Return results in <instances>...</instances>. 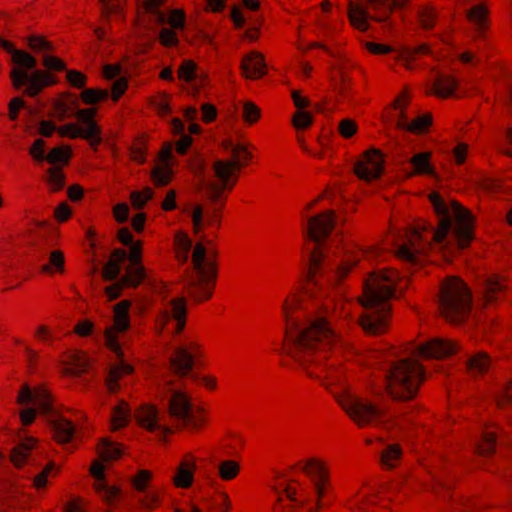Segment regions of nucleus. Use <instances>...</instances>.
Masks as SVG:
<instances>
[{
	"label": "nucleus",
	"mask_w": 512,
	"mask_h": 512,
	"mask_svg": "<svg viewBox=\"0 0 512 512\" xmlns=\"http://www.w3.org/2000/svg\"><path fill=\"white\" fill-rule=\"evenodd\" d=\"M286 321L284 349L311 378L329 386L338 381L334 363H323L327 358V347H337L341 340L328 315L314 317L299 297L287 298L282 306Z\"/></svg>",
	"instance_id": "1"
},
{
	"label": "nucleus",
	"mask_w": 512,
	"mask_h": 512,
	"mask_svg": "<svg viewBox=\"0 0 512 512\" xmlns=\"http://www.w3.org/2000/svg\"><path fill=\"white\" fill-rule=\"evenodd\" d=\"M430 201L438 217V228L423 223L405 234V240L395 244L398 258L417 265L429 249L454 254L466 248L473 239V217L456 201H445L432 193Z\"/></svg>",
	"instance_id": "2"
},
{
	"label": "nucleus",
	"mask_w": 512,
	"mask_h": 512,
	"mask_svg": "<svg viewBox=\"0 0 512 512\" xmlns=\"http://www.w3.org/2000/svg\"><path fill=\"white\" fill-rule=\"evenodd\" d=\"M336 224L335 214L328 210L308 220L306 236L314 243L309 257V281L322 287V281L336 283L356 265L360 255L368 259L377 257L379 250L375 247H351L336 249L328 244V238Z\"/></svg>",
	"instance_id": "3"
},
{
	"label": "nucleus",
	"mask_w": 512,
	"mask_h": 512,
	"mask_svg": "<svg viewBox=\"0 0 512 512\" xmlns=\"http://www.w3.org/2000/svg\"><path fill=\"white\" fill-rule=\"evenodd\" d=\"M194 344L190 346L177 345L169 356V372L162 377L159 387L169 395L168 413L171 421L177 427L199 428L205 421L201 415L202 409L195 408L189 396L176 388V379L182 381L185 377L197 380L198 377L192 373L195 363L193 352Z\"/></svg>",
	"instance_id": "4"
},
{
	"label": "nucleus",
	"mask_w": 512,
	"mask_h": 512,
	"mask_svg": "<svg viewBox=\"0 0 512 512\" xmlns=\"http://www.w3.org/2000/svg\"><path fill=\"white\" fill-rule=\"evenodd\" d=\"M402 279L396 271H378L370 274L363 285L361 305L364 312L360 325L368 335H380L388 328L390 300L402 291Z\"/></svg>",
	"instance_id": "5"
},
{
	"label": "nucleus",
	"mask_w": 512,
	"mask_h": 512,
	"mask_svg": "<svg viewBox=\"0 0 512 512\" xmlns=\"http://www.w3.org/2000/svg\"><path fill=\"white\" fill-rule=\"evenodd\" d=\"M224 150L230 155L229 159H216L212 162L211 173L217 180L203 179L207 198L217 203L225 189L231 190L235 185L238 173L252 154L242 144H235L230 140L223 143Z\"/></svg>",
	"instance_id": "6"
},
{
	"label": "nucleus",
	"mask_w": 512,
	"mask_h": 512,
	"mask_svg": "<svg viewBox=\"0 0 512 512\" xmlns=\"http://www.w3.org/2000/svg\"><path fill=\"white\" fill-rule=\"evenodd\" d=\"M396 351L387 356L386 387L394 400L413 399L424 378L423 367L413 358H397Z\"/></svg>",
	"instance_id": "7"
},
{
	"label": "nucleus",
	"mask_w": 512,
	"mask_h": 512,
	"mask_svg": "<svg viewBox=\"0 0 512 512\" xmlns=\"http://www.w3.org/2000/svg\"><path fill=\"white\" fill-rule=\"evenodd\" d=\"M0 47L12 55V61L16 65L11 71L14 88L20 89L26 86L25 92L30 96H36L45 86L54 83L52 76L43 71L27 72V70L34 69L37 65L36 59L29 53L16 49L12 43L1 37Z\"/></svg>",
	"instance_id": "8"
},
{
	"label": "nucleus",
	"mask_w": 512,
	"mask_h": 512,
	"mask_svg": "<svg viewBox=\"0 0 512 512\" xmlns=\"http://www.w3.org/2000/svg\"><path fill=\"white\" fill-rule=\"evenodd\" d=\"M129 302L121 301L114 306V323L106 328L105 341L107 347L115 353L118 362L113 365L106 377L105 384L110 393H115L118 389V380L125 374H130L133 368L123 357L120 344L117 340V333L124 332L129 328Z\"/></svg>",
	"instance_id": "9"
},
{
	"label": "nucleus",
	"mask_w": 512,
	"mask_h": 512,
	"mask_svg": "<svg viewBox=\"0 0 512 512\" xmlns=\"http://www.w3.org/2000/svg\"><path fill=\"white\" fill-rule=\"evenodd\" d=\"M192 264L193 269L189 271L186 280L187 290L190 297L196 302H201L211 297L216 279L215 264L202 243L194 247Z\"/></svg>",
	"instance_id": "10"
},
{
	"label": "nucleus",
	"mask_w": 512,
	"mask_h": 512,
	"mask_svg": "<svg viewBox=\"0 0 512 512\" xmlns=\"http://www.w3.org/2000/svg\"><path fill=\"white\" fill-rule=\"evenodd\" d=\"M471 303L470 291L460 279L451 277L442 284L439 310L448 321H463L471 310Z\"/></svg>",
	"instance_id": "11"
},
{
	"label": "nucleus",
	"mask_w": 512,
	"mask_h": 512,
	"mask_svg": "<svg viewBox=\"0 0 512 512\" xmlns=\"http://www.w3.org/2000/svg\"><path fill=\"white\" fill-rule=\"evenodd\" d=\"M301 470L311 478V487H301L298 493L290 486H286L284 494L287 499L297 505L312 504L315 499V505L309 507V511L312 512L320 507L318 499L324 495L327 473L324 465L317 459L307 460L301 465Z\"/></svg>",
	"instance_id": "12"
},
{
	"label": "nucleus",
	"mask_w": 512,
	"mask_h": 512,
	"mask_svg": "<svg viewBox=\"0 0 512 512\" xmlns=\"http://www.w3.org/2000/svg\"><path fill=\"white\" fill-rule=\"evenodd\" d=\"M334 397L347 415L359 426H378L383 423L384 409L365 400L348 389L334 394Z\"/></svg>",
	"instance_id": "13"
},
{
	"label": "nucleus",
	"mask_w": 512,
	"mask_h": 512,
	"mask_svg": "<svg viewBox=\"0 0 512 512\" xmlns=\"http://www.w3.org/2000/svg\"><path fill=\"white\" fill-rule=\"evenodd\" d=\"M17 402L20 405H32V407H27L20 413L21 422L26 426L34 421L37 413L49 415L53 412L51 396L43 387L31 389L28 385H23L18 394Z\"/></svg>",
	"instance_id": "14"
},
{
	"label": "nucleus",
	"mask_w": 512,
	"mask_h": 512,
	"mask_svg": "<svg viewBox=\"0 0 512 512\" xmlns=\"http://www.w3.org/2000/svg\"><path fill=\"white\" fill-rule=\"evenodd\" d=\"M94 113L93 109L79 110L76 117L83 127L69 123L60 127L59 134L73 139L80 137L88 140L92 146L98 145L101 142V136L100 129L93 120Z\"/></svg>",
	"instance_id": "15"
},
{
	"label": "nucleus",
	"mask_w": 512,
	"mask_h": 512,
	"mask_svg": "<svg viewBox=\"0 0 512 512\" xmlns=\"http://www.w3.org/2000/svg\"><path fill=\"white\" fill-rule=\"evenodd\" d=\"M159 325L171 334L180 333L186 322V302L183 298L171 300L159 316Z\"/></svg>",
	"instance_id": "16"
},
{
	"label": "nucleus",
	"mask_w": 512,
	"mask_h": 512,
	"mask_svg": "<svg viewBox=\"0 0 512 512\" xmlns=\"http://www.w3.org/2000/svg\"><path fill=\"white\" fill-rule=\"evenodd\" d=\"M130 246L127 259L130 264L125 268V273L120 278L122 286L136 287L146 278V270L141 264V243L134 242Z\"/></svg>",
	"instance_id": "17"
},
{
	"label": "nucleus",
	"mask_w": 512,
	"mask_h": 512,
	"mask_svg": "<svg viewBox=\"0 0 512 512\" xmlns=\"http://www.w3.org/2000/svg\"><path fill=\"white\" fill-rule=\"evenodd\" d=\"M127 257L128 254L125 250L117 249L112 253L111 258L103 268L102 275L105 280H118L116 284L106 288V294L110 300L118 298L120 295V290L124 287L120 283V278L122 276L121 263L125 261Z\"/></svg>",
	"instance_id": "18"
},
{
	"label": "nucleus",
	"mask_w": 512,
	"mask_h": 512,
	"mask_svg": "<svg viewBox=\"0 0 512 512\" xmlns=\"http://www.w3.org/2000/svg\"><path fill=\"white\" fill-rule=\"evenodd\" d=\"M384 169L383 154L378 149H371L364 153L363 159L355 163V174L364 181L378 178Z\"/></svg>",
	"instance_id": "19"
},
{
	"label": "nucleus",
	"mask_w": 512,
	"mask_h": 512,
	"mask_svg": "<svg viewBox=\"0 0 512 512\" xmlns=\"http://www.w3.org/2000/svg\"><path fill=\"white\" fill-rule=\"evenodd\" d=\"M459 351L456 342L443 338H434L418 346L412 353L423 358L442 359Z\"/></svg>",
	"instance_id": "20"
},
{
	"label": "nucleus",
	"mask_w": 512,
	"mask_h": 512,
	"mask_svg": "<svg viewBox=\"0 0 512 512\" xmlns=\"http://www.w3.org/2000/svg\"><path fill=\"white\" fill-rule=\"evenodd\" d=\"M165 0H144L143 6L154 21L160 25L168 23L173 29H183L185 24V15L181 10H173L168 17L160 8Z\"/></svg>",
	"instance_id": "21"
},
{
	"label": "nucleus",
	"mask_w": 512,
	"mask_h": 512,
	"mask_svg": "<svg viewBox=\"0 0 512 512\" xmlns=\"http://www.w3.org/2000/svg\"><path fill=\"white\" fill-rule=\"evenodd\" d=\"M507 289L506 279L501 275L491 274L482 281V294L486 302L499 299Z\"/></svg>",
	"instance_id": "22"
},
{
	"label": "nucleus",
	"mask_w": 512,
	"mask_h": 512,
	"mask_svg": "<svg viewBox=\"0 0 512 512\" xmlns=\"http://www.w3.org/2000/svg\"><path fill=\"white\" fill-rule=\"evenodd\" d=\"M91 474L95 479V489L103 496V498L112 502L120 496V490L115 486H110L104 478V466L95 462L91 467Z\"/></svg>",
	"instance_id": "23"
},
{
	"label": "nucleus",
	"mask_w": 512,
	"mask_h": 512,
	"mask_svg": "<svg viewBox=\"0 0 512 512\" xmlns=\"http://www.w3.org/2000/svg\"><path fill=\"white\" fill-rule=\"evenodd\" d=\"M161 164L157 165L151 174L152 180L157 186L167 185L172 178V168L170 159L172 158V148L168 146L161 151Z\"/></svg>",
	"instance_id": "24"
},
{
	"label": "nucleus",
	"mask_w": 512,
	"mask_h": 512,
	"mask_svg": "<svg viewBox=\"0 0 512 512\" xmlns=\"http://www.w3.org/2000/svg\"><path fill=\"white\" fill-rule=\"evenodd\" d=\"M241 68L247 78L255 79L265 74L266 64L263 56L253 51L243 58Z\"/></svg>",
	"instance_id": "25"
},
{
	"label": "nucleus",
	"mask_w": 512,
	"mask_h": 512,
	"mask_svg": "<svg viewBox=\"0 0 512 512\" xmlns=\"http://www.w3.org/2000/svg\"><path fill=\"white\" fill-rule=\"evenodd\" d=\"M458 87V81L445 74L438 73L432 82L430 93L441 97L448 98L456 95V89Z\"/></svg>",
	"instance_id": "26"
},
{
	"label": "nucleus",
	"mask_w": 512,
	"mask_h": 512,
	"mask_svg": "<svg viewBox=\"0 0 512 512\" xmlns=\"http://www.w3.org/2000/svg\"><path fill=\"white\" fill-rule=\"evenodd\" d=\"M138 422L150 431L168 432V428L161 424L159 411L153 406H144L136 414Z\"/></svg>",
	"instance_id": "27"
},
{
	"label": "nucleus",
	"mask_w": 512,
	"mask_h": 512,
	"mask_svg": "<svg viewBox=\"0 0 512 512\" xmlns=\"http://www.w3.org/2000/svg\"><path fill=\"white\" fill-rule=\"evenodd\" d=\"M466 15L477 37H484L488 26V11L485 5L476 4L472 6L467 10Z\"/></svg>",
	"instance_id": "28"
},
{
	"label": "nucleus",
	"mask_w": 512,
	"mask_h": 512,
	"mask_svg": "<svg viewBox=\"0 0 512 512\" xmlns=\"http://www.w3.org/2000/svg\"><path fill=\"white\" fill-rule=\"evenodd\" d=\"M373 19L375 21H385L386 16H372L368 12V8H364L358 5H354L352 2L349 5V20L353 26L360 30L368 29V20Z\"/></svg>",
	"instance_id": "29"
},
{
	"label": "nucleus",
	"mask_w": 512,
	"mask_h": 512,
	"mask_svg": "<svg viewBox=\"0 0 512 512\" xmlns=\"http://www.w3.org/2000/svg\"><path fill=\"white\" fill-rule=\"evenodd\" d=\"M36 441L33 438H27L21 441L13 448L10 461L16 466L21 467L25 463L32 461L31 451L35 448Z\"/></svg>",
	"instance_id": "30"
},
{
	"label": "nucleus",
	"mask_w": 512,
	"mask_h": 512,
	"mask_svg": "<svg viewBox=\"0 0 512 512\" xmlns=\"http://www.w3.org/2000/svg\"><path fill=\"white\" fill-rule=\"evenodd\" d=\"M56 439L60 443L70 442L75 435L74 424L62 416H54L50 420Z\"/></svg>",
	"instance_id": "31"
},
{
	"label": "nucleus",
	"mask_w": 512,
	"mask_h": 512,
	"mask_svg": "<svg viewBox=\"0 0 512 512\" xmlns=\"http://www.w3.org/2000/svg\"><path fill=\"white\" fill-rule=\"evenodd\" d=\"M466 370L471 375L485 373L491 366V360L484 352H478L465 361Z\"/></svg>",
	"instance_id": "32"
},
{
	"label": "nucleus",
	"mask_w": 512,
	"mask_h": 512,
	"mask_svg": "<svg viewBox=\"0 0 512 512\" xmlns=\"http://www.w3.org/2000/svg\"><path fill=\"white\" fill-rule=\"evenodd\" d=\"M195 463L190 460H183L174 477L175 484L178 487L187 488L192 484Z\"/></svg>",
	"instance_id": "33"
},
{
	"label": "nucleus",
	"mask_w": 512,
	"mask_h": 512,
	"mask_svg": "<svg viewBox=\"0 0 512 512\" xmlns=\"http://www.w3.org/2000/svg\"><path fill=\"white\" fill-rule=\"evenodd\" d=\"M131 418V411L124 401H120L119 404L113 408L111 424L113 430H118L127 425Z\"/></svg>",
	"instance_id": "34"
},
{
	"label": "nucleus",
	"mask_w": 512,
	"mask_h": 512,
	"mask_svg": "<svg viewBox=\"0 0 512 512\" xmlns=\"http://www.w3.org/2000/svg\"><path fill=\"white\" fill-rule=\"evenodd\" d=\"M402 455V450L399 445L391 444L388 445L380 456L381 464L386 469L394 468Z\"/></svg>",
	"instance_id": "35"
},
{
	"label": "nucleus",
	"mask_w": 512,
	"mask_h": 512,
	"mask_svg": "<svg viewBox=\"0 0 512 512\" xmlns=\"http://www.w3.org/2000/svg\"><path fill=\"white\" fill-rule=\"evenodd\" d=\"M430 153H418L415 154L408 162L414 169L416 174H433V169L430 165Z\"/></svg>",
	"instance_id": "36"
},
{
	"label": "nucleus",
	"mask_w": 512,
	"mask_h": 512,
	"mask_svg": "<svg viewBox=\"0 0 512 512\" xmlns=\"http://www.w3.org/2000/svg\"><path fill=\"white\" fill-rule=\"evenodd\" d=\"M172 128L174 133L180 134L176 143V150L179 154H185L192 143V138L184 133L185 125L181 120L173 119Z\"/></svg>",
	"instance_id": "37"
},
{
	"label": "nucleus",
	"mask_w": 512,
	"mask_h": 512,
	"mask_svg": "<svg viewBox=\"0 0 512 512\" xmlns=\"http://www.w3.org/2000/svg\"><path fill=\"white\" fill-rule=\"evenodd\" d=\"M90 366L88 357L83 353L74 354L71 357V366L67 369V373L71 376L78 377L85 373Z\"/></svg>",
	"instance_id": "38"
},
{
	"label": "nucleus",
	"mask_w": 512,
	"mask_h": 512,
	"mask_svg": "<svg viewBox=\"0 0 512 512\" xmlns=\"http://www.w3.org/2000/svg\"><path fill=\"white\" fill-rule=\"evenodd\" d=\"M431 122V115L425 114L418 116L412 122H403L401 126L403 131H408L412 133H422L431 125Z\"/></svg>",
	"instance_id": "39"
},
{
	"label": "nucleus",
	"mask_w": 512,
	"mask_h": 512,
	"mask_svg": "<svg viewBox=\"0 0 512 512\" xmlns=\"http://www.w3.org/2000/svg\"><path fill=\"white\" fill-rule=\"evenodd\" d=\"M121 454V448L117 444L108 440L102 441L99 447V456L103 461L117 459L121 456Z\"/></svg>",
	"instance_id": "40"
},
{
	"label": "nucleus",
	"mask_w": 512,
	"mask_h": 512,
	"mask_svg": "<svg viewBox=\"0 0 512 512\" xmlns=\"http://www.w3.org/2000/svg\"><path fill=\"white\" fill-rule=\"evenodd\" d=\"M240 467L233 460H225L220 462L218 472L221 479L228 481L234 479L239 473Z\"/></svg>",
	"instance_id": "41"
},
{
	"label": "nucleus",
	"mask_w": 512,
	"mask_h": 512,
	"mask_svg": "<svg viewBox=\"0 0 512 512\" xmlns=\"http://www.w3.org/2000/svg\"><path fill=\"white\" fill-rule=\"evenodd\" d=\"M71 156V150L69 148L64 147H55L48 154H46L45 161L48 163L55 165L58 163L66 164L69 161Z\"/></svg>",
	"instance_id": "42"
},
{
	"label": "nucleus",
	"mask_w": 512,
	"mask_h": 512,
	"mask_svg": "<svg viewBox=\"0 0 512 512\" xmlns=\"http://www.w3.org/2000/svg\"><path fill=\"white\" fill-rule=\"evenodd\" d=\"M64 270V255L59 250L50 253L49 262L42 266V271L52 273L53 271L62 272Z\"/></svg>",
	"instance_id": "43"
},
{
	"label": "nucleus",
	"mask_w": 512,
	"mask_h": 512,
	"mask_svg": "<svg viewBox=\"0 0 512 512\" xmlns=\"http://www.w3.org/2000/svg\"><path fill=\"white\" fill-rule=\"evenodd\" d=\"M496 446V435L494 432L486 431L481 442L478 444L477 449L480 455L488 456L492 454Z\"/></svg>",
	"instance_id": "44"
},
{
	"label": "nucleus",
	"mask_w": 512,
	"mask_h": 512,
	"mask_svg": "<svg viewBox=\"0 0 512 512\" xmlns=\"http://www.w3.org/2000/svg\"><path fill=\"white\" fill-rule=\"evenodd\" d=\"M47 182L52 191L56 192L64 187V175L60 168L51 167L47 170Z\"/></svg>",
	"instance_id": "45"
},
{
	"label": "nucleus",
	"mask_w": 512,
	"mask_h": 512,
	"mask_svg": "<svg viewBox=\"0 0 512 512\" xmlns=\"http://www.w3.org/2000/svg\"><path fill=\"white\" fill-rule=\"evenodd\" d=\"M154 192L151 188H145L143 191H133L131 193V203L135 209H142L144 205L152 199Z\"/></svg>",
	"instance_id": "46"
},
{
	"label": "nucleus",
	"mask_w": 512,
	"mask_h": 512,
	"mask_svg": "<svg viewBox=\"0 0 512 512\" xmlns=\"http://www.w3.org/2000/svg\"><path fill=\"white\" fill-rule=\"evenodd\" d=\"M408 0H368V6L372 10H384L388 12L392 7H403Z\"/></svg>",
	"instance_id": "47"
},
{
	"label": "nucleus",
	"mask_w": 512,
	"mask_h": 512,
	"mask_svg": "<svg viewBox=\"0 0 512 512\" xmlns=\"http://www.w3.org/2000/svg\"><path fill=\"white\" fill-rule=\"evenodd\" d=\"M426 53H429V48L426 45L422 44L415 48H406L401 53V58H402V61L404 62V65L408 69H411L412 68L411 62L414 61L415 57L418 54H426Z\"/></svg>",
	"instance_id": "48"
},
{
	"label": "nucleus",
	"mask_w": 512,
	"mask_h": 512,
	"mask_svg": "<svg viewBox=\"0 0 512 512\" xmlns=\"http://www.w3.org/2000/svg\"><path fill=\"white\" fill-rule=\"evenodd\" d=\"M108 97V91L102 89H86L82 92V99L87 104H93Z\"/></svg>",
	"instance_id": "49"
},
{
	"label": "nucleus",
	"mask_w": 512,
	"mask_h": 512,
	"mask_svg": "<svg viewBox=\"0 0 512 512\" xmlns=\"http://www.w3.org/2000/svg\"><path fill=\"white\" fill-rule=\"evenodd\" d=\"M28 45L35 52H47L53 48L52 43L41 36L29 37Z\"/></svg>",
	"instance_id": "50"
},
{
	"label": "nucleus",
	"mask_w": 512,
	"mask_h": 512,
	"mask_svg": "<svg viewBox=\"0 0 512 512\" xmlns=\"http://www.w3.org/2000/svg\"><path fill=\"white\" fill-rule=\"evenodd\" d=\"M29 152L35 161L39 163L45 161V141L41 138L36 139L33 145L31 146Z\"/></svg>",
	"instance_id": "51"
},
{
	"label": "nucleus",
	"mask_w": 512,
	"mask_h": 512,
	"mask_svg": "<svg viewBox=\"0 0 512 512\" xmlns=\"http://www.w3.org/2000/svg\"><path fill=\"white\" fill-rule=\"evenodd\" d=\"M293 124L297 129H305L312 124V115L304 110H298L293 117Z\"/></svg>",
	"instance_id": "52"
},
{
	"label": "nucleus",
	"mask_w": 512,
	"mask_h": 512,
	"mask_svg": "<svg viewBox=\"0 0 512 512\" xmlns=\"http://www.w3.org/2000/svg\"><path fill=\"white\" fill-rule=\"evenodd\" d=\"M339 132L344 138H350L357 132V124L352 119L346 118L339 123Z\"/></svg>",
	"instance_id": "53"
},
{
	"label": "nucleus",
	"mask_w": 512,
	"mask_h": 512,
	"mask_svg": "<svg viewBox=\"0 0 512 512\" xmlns=\"http://www.w3.org/2000/svg\"><path fill=\"white\" fill-rule=\"evenodd\" d=\"M260 116L259 108L252 102L243 105V118L249 123L255 122Z\"/></svg>",
	"instance_id": "54"
},
{
	"label": "nucleus",
	"mask_w": 512,
	"mask_h": 512,
	"mask_svg": "<svg viewBox=\"0 0 512 512\" xmlns=\"http://www.w3.org/2000/svg\"><path fill=\"white\" fill-rule=\"evenodd\" d=\"M419 20L424 28L430 29L433 27L435 21L434 10L431 8H423L419 12Z\"/></svg>",
	"instance_id": "55"
},
{
	"label": "nucleus",
	"mask_w": 512,
	"mask_h": 512,
	"mask_svg": "<svg viewBox=\"0 0 512 512\" xmlns=\"http://www.w3.org/2000/svg\"><path fill=\"white\" fill-rule=\"evenodd\" d=\"M54 469V463H49L42 471L34 477V486L37 489L44 488L47 484V477Z\"/></svg>",
	"instance_id": "56"
},
{
	"label": "nucleus",
	"mask_w": 512,
	"mask_h": 512,
	"mask_svg": "<svg viewBox=\"0 0 512 512\" xmlns=\"http://www.w3.org/2000/svg\"><path fill=\"white\" fill-rule=\"evenodd\" d=\"M195 64L192 61H185L179 69V78L184 81H191L195 77Z\"/></svg>",
	"instance_id": "57"
},
{
	"label": "nucleus",
	"mask_w": 512,
	"mask_h": 512,
	"mask_svg": "<svg viewBox=\"0 0 512 512\" xmlns=\"http://www.w3.org/2000/svg\"><path fill=\"white\" fill-rule=\"evenodd\" d=\"M43 65L47 69L54 71H62L65 69V64L62 60L48 54L43 55Z\"/></svg>",
	"instance_id": "58"
},
{
	"label": "nucleus",
	"mask_w": 512,
	"mask_h": 512,
	"mask_svg": "<svg viewBox=\"0 0 512 512\" xmlns=\"http://www.w3.org/2000/svg\"><path fill=\"white\" fill-rule=\"evenodd\" d=\"M192 222L194 227V232L199 233L204 225V214L203 208L200 205H196L192 211Z\"/></svg>",
	"instance_id": "59"
},
{
	"label": "nucleus",
	"mask_w": 512,
	"mask_h": 512,
	"mask_svg": "<svg viewBox=\"0 0 512 512\" xmlns=\"http://www.w3.org/2000/svg\"><path fill=\"white\" fill-rule=\"evenodd\" d=\"M160 41L165 46H175L178 43L177 36L172 29L162 28L159 34Z\"/></svg>",
	"instance_id": "60"
},
{
	"label": "nucleus",
	"mask_w": 512,
	"mask_h": 512,
	"mask_svg": "<svg viewBox=\"0 0 512 512\" xmlns=\"http://www.w3.org/2000/svg\"><path fill=\"white\" fill-rule=\"evenodd\" d=\"M150 478H151L150 472H148L146 470H141L137 474L135 479L133 480V486L135 487V489H137L138 491L142 492V491H144L146 489L147 484H148Z\"/></svg>",
	"instance_id": "61"
},
{
	"label": "nucleus",
	"mask_w": 512,
	"mask_h": 512,
	"mask_svg": "<svg viewBox=\"0 0 512 512\" xmlns=\"http://www.w3.org/2000/svg\"><path fill=\"white\" fill-rule=\"evenodd\" d=\"M67 79L69 83L76 88H82L86 81L85 76L81 72L75 70H69L67 72Z\"/></svg>",
	"instance_id": "62"
},
{
	"label": "nucleus",
	"mask_w": 512,
	"mask_h": 512,
	"mask_svg": "<svg viewBox=\"0 0 512 512\" xmlns=\"http://www.w3.org/2000/svg\"><path fill=\"white\" fill-rule=\"evenodd\" d=\"M24 107H25V102L21 98L15 97V98L11 99V101L9 103V118L11 120H16L18 117L19 110Z\"/></svg>",
	"instance_id": "63"
},
{
	"label": "nucleus",
	"mask_w": 512,
	"mask_h": 512,
	"mask_svg": "<svg viewBox=\"0 0 512 512\" xmlns=\"http://www.w3.org/2000/svg\"><path fill=\"white\" fill-rule=\"evenodd\" d=\"M114 216L119 223L127 221L129 216V207L125 203H119L114 207Z\"/></svg>",
	"instance_id": "64"
}]
</instances>
